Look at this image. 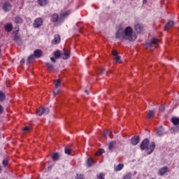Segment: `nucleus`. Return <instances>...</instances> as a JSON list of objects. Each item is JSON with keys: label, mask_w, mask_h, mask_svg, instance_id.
<instances>
[{"label": "nucleus", "mask_w": 179, "mask_h": 179, "mask_svg": "<svg viewBox=\"0 0 179 179\" xmlns=\"http://www.w3.org/2000/svg\"><path fill=\"white\" fill-rule=\"evenodd\" d=\"M54 55H55V59H59V58L62 57V52L59 50H56L54 52Z\"/></svg>", "instance_id": "aec40b11"}, {"label": "nucleus", "mask_w": 179, "mask_h": 179, "mask_svg": "<svg viewBox=\"0 0 179 179\" xmlns=\"http://www.w3.org/2000/svg\"><path fill=\"white\" fill-rule=\"evenodd\" d=\"M157 134L158 136H163L164 135V128H163V126L159 127Z\"/></svg>", "instance_id": "4468645a"}, {"label": "nucleus", "mask_w": 179, "mask_h": 179, "mask_svg": "<svg viewBox=\"0 0 179 179\" xmlns=\"http://www.w3.org/2000/svg\"><path fill=\"white\" fill-rule=\"evenodd\" d=\"M36 57L34 55H31L27 59V64L30 65Z\"/></svg>", "instance_id": "bb28decb"}, {"label": "nucleus", "mask_w": 179, "mask_h": 179, "mask_svg": "<svg viewBox=\"0 0 179 179\" xmlns=\"http://www.w3.org/2000/svg\"><path fill=\"white\" fill-rule=\"evenodd\" d=\"M131 173H127L124 176V179H131Z\"/></svg>", "instance_id": "58836bf2"}, {"label": "nucleus", "mask_w": 179, "mask_h": 179, "mask_svg": "<svg viewBox=\"0 0 179 179\" xmlns=\"http://www.w3.org/2000/svg\"><path fill=\"white\" fill-rule=\"evenodd\" d=\"M69 15H71V10H69L60 14L59 22L64 20V19H65V17H68V16H69Z\"/></svg>", "instance_id": "6e6552de"}, {"label": "nucleus", "mask_w": 179, "mask_h": 179, "mask_svg": "<svg viewBox=\"0 0 179 179\" xmlns=\"http://www.w3.org/2000/svg\"><path fill=\"white\" fill-rule=\"evenodd\" d=\"M134 29L137 33H142L143 31V27L141 24H136Z\"/></svg>", "instance_id": "ddd939ff"}, {"label": "nucleus", "mask_w": 179, "mask_h": 179, "mask_svg": "<svg viewBox=\"0 0 179 179\" xmlns=\"http://www.w3.org/2000/svg\"><path fill=\"white\" fill-rule=\"evenodd\" d=\"M124 30L125 40H129V41H134L136 40V34L134 33L132 27H127Z\"/></svg>", "instance_id": "f03ea898"}, {"label": "nucleus", "mask_w": 179, "mask_h": 179, "mask_svg": "<svg viewBox=\"0 0 179 179\" xmlns=\"http://www.w3.org/2000/svg\"><path fill=\"white\" fill-rule=\"evenodd\" d=\"M159 111H164L165 110L164 106L162 105L161 106H159Z\"/></svg>", "instance_id": "a19ab883"}, {"label": "nucleus", "mask_w": 179, "mask_h": 179, "mask_svg": "<svg viewBox=\"0 0 179 179\" xmlns=\"http://www.w3.org/2000/svg\"><path fill=\"white\" fill-rule=\"evenodd\" d=\"M174 25V22L173 21H169L167 22L166 25L165 26V30H169L171 27H173Z\"/></svg>", "instance_id": "4be33fe9"}, {"label": "nucleus", "mask_w": 179, "mask_h": 179, "mask_svg": "<svg viewBox=\"0 0 179 179\" xmlns=\"http://www.w3.org/2000/svg\"><path fill=\"white\" fill-rule=\"evenodd\" d=\"M157 44H159V39L156 38H152L150 42H147L145 43V45L147 47H156Z\"/></svg>", "instance_id": "423d86ee"}, {"label": "nucleus", "mask_w": 179, "mask_h": 179, "mask_svg": "<svg viewBox=\"0 0 179 179\" xmlns=\"http://www.w3.org/2000/svg\"><path fill=\"white\" fill-rule=\"evenodd\" d=\"M140 148L141 150H146L147 155H152L155 150V148H156V143H155V142H151L149 144V139L145 138L141 142Z\"/></svg>", "instance_id": "f257e3e1"}, {"label": "nucleus", "mask_w": 179, "mask_h": 179, "mask_svg": "<svg viewBox=\"0 0 179 179\" xmlns=\"http://www.w3.org/2000/svg\"><path fill=\"white\" fill-rule=\"evenodd\" d=\"M117 142L115 141H111L108 145V149L110 150V152H113L114 149H115V145Z\"/></svg>", "instance_id": "6ab92c4d"}, {"label": "nucleus", "mask_w": 179, "mask_h": 179, "mask_svg": "<svg viewBox=\"0 0 179 179\" xmlns=\"http://www.w3.org/2000/svg\"><path fill=\"white\" fill-rule=\"evenodd\" d=\"M53 83H54L56 89H58L61 86V80H55L53 81Z\"/></svg>", "instance_id": "a878e982"}, {"label": "nucleus", "mask_w": 179, "mask_h": 179, "mask_svg": "<svg viewBox=\"0 0 179 179\" xmlns=\"http://www.w3.org/2000/svg\"><path fill=\"white\" fill-rule=\"evenodd\" d=\"M14 22L16 23V24H22V23H23V18L19 15H17L14 17Z\"/></svg>", "instance_id": "f8f14e48"}, {"label": "nucleus", "mask_w": 179, "mask_h": 179, "mask_svg": "<svg viewBox=\"0 0 179 179\" xmlns=\"http://www.w3.org/2000/svg\"><path fill=\"white\" fill-rule=\"evenodd\" d=\"M30 128H29L28 127H25L24 128V131H29Z\"/></svg>", "instance_id": "8fccbe9b"}, {"label": "nucleus", "mask_w": 179, "mask_h": 179, "mask_svg": "<svg viewBox=\"0 0 179 179\" xmlns=\"http://www.w3.org/2000/svg\"><path fill=\"white\" fill-rule=\"evenodd\" d=\"M34 55L36 58H40L43 55V51L40 49L36 50L34 52Z\"/></svg>", "instance_id": "2eb2a0df"}, {"label": "nucleus", "mask_w": 179, "mask_h": 179, "mask_svg": "<svg viewBox=\"0 0 179 179\" xmlns=\"http://www.w3.org/2000/svg\"><path fill=\"white\" fill-rule=\"evenodd\" d=\"M108 134V132L105 131V132L103 133V138H107V134Z\"/></svg>", "instance_id": "49530a36"}, {"label": "nucleus", "mask_w": 179, "mask_h": 179, "mask_svg": "<svg viewBox=\"0 0 179 179\" xmlns=\"http://www.w3.org/2000/svg\"><path fill=\"white\" fill-rule=\"evenodd\" d=\"M62 58L63 59H69V58H71V50L68 49H63L62 51Z\"/></svg>", "instance_id": "39448f33"}, {"label": "nucleus", "mask_w": 179, "mask_h": 179, "mask_svg": "<svg viewBox=\"0 0 179 179\" xmlns=\"http://www.w3.org/2000/svg\"><path fill=\"white\" fill-rule=\"evenodd\" d=\"M86 164H87V167H92V166H93V164H94V162L91 158H87Z\"/></svg>", "instance_id": "412c9836"}, {"label": "nucleus", "mask_w": 179, "mask_h": 179, "mask_svg": "<svg viewBox=\"0 0 179 179\" xmlns=\"http://www.w3.org/2000/svg\"><path fill=\"white\" fill-rule=\"evenodd\" d=\"M3 113V107L0 105V114H2Z\"/></svg>", "instance_id": "a18cd8bd"}, {"label": "nucleus", "mask_w": 179, "mask_h": 179, "mask_svg": "<svg viewBox=\"0 0 179 179\" xmlns=\"http://www.w3.org/2000/svg\"><path fill=\"white\" fill-rule=\"evenodd\" d=\"M48 169H51V166H49Z\"/></svg>", "instance_id": "5fc2aeb1"}, {"label": "nucleus", "mask_w": 179, "mask_h": 179, "mask_svg": "<svg viewBox=\"0 0 179 179\" xmlns=\"http://www.w3.org/2000/svg\"><path fill=\"white\" fill-rule=\"evenodd\" d=\"M178 119H179V117H178Z\"/></svg>", "instance_id": "6e6d98bb"}, {"label": "nucleus", "mask_w": 179, "mask_h": 179, "mask_svg": "<svg viewBox=\"0 0 179 179\" xmlns=\"http://www.w3.org/2000/svg\"><path fill=\"white\" fill-rule=\"evenodd\" d=\"M168 170H169V167H167V166H164V167L162 168L159 171V176H164V174H166V173H167Z\"/></svg>", "instance_id": "f3484780"}, {"label": "nucleus", "mask_w": 179, "mask_h": 179, "mask_svg": "<svg viewBox=\"0 0 179 179\" xmlns=\"http://www.w3.org/2000/svg\"><path fill=\"white\" fill-rule=\"evenodd\" d=\"M45 65L48 69H49L50 70L54 69V65L52 64L47 62V63H45Z\"/></svg>", "instance_id": "7c9ffc66"}, {"label": "nucleus", "mask_w": 179, "mask_h": 179, "mask_svg": "<svg viewBox=\"0 0 179 179\" xmlns=\"http://www.w3.org/2000/svg\"><path fill=\"white\" fill-rule=\"evenodd\" d=\"M155 114H156V113L155 111L150 110L149 113H148V120L153 118V117H155Z\"/></svg>", "instance_id": "cd10ccee"}, {"label": "nucleus", "mask_w": 179, "mask_h": 179, "mask_svg": "<svg viewBox=\"0 0 179 179\" xmlns=\"http://www.w3.org/2000/svg\"><path fill=\"white\" fill-rule=\"evenodd\" d=\"M2 164L3 166V167H6V166H8V159H4L3 162H2Z\"/></svg>", "instance_id": "4c0bfd02"}, {"label": "nucleus", "mask_w": 179, "mask_h": 179, "mask_svg": "<svg viewBox=\"0 0 179 179\" xmlns=\"http://www.w3.org/2000/svg\"><path fill=\"white\" fill-rule=\"evenodd\" d=\"M60 158L61 154H59V152H55L52 155V159L53 160V162H58Z\"/></svg>", "instance_id": "9b49d317"}, {"label": "nucleus", "mask_w": 179, "mask_h": 179, "mask_svg": "<svg viewBox=\"0 0 179 179\" xmlns=\"http://www.w3.org/2000/svg\"><path fill=\"white\" fill-rule=\"evenodd\" d=\"M38 2L40 6H45L48 3V1L47 0H38Z\"/></svg>", "instance_id": "393cba45"}, {"label": "nucleus", "mask_w": 179, "mask_h": 179, "mask_svg": "<svg viewBox=\"0 0 179 179\" xmlns=\"http://www.w3.org/2000/svg\"><path fill=\"white\" fill-rule=\"evenodd\" d=\"M50 61H52V62H53L54 64L57 62V60H55V57H50Z\"/></svg>", "instance_id": "37998d69"}, {"label": "nucleus", "mask_w": 179, "mask_h": 179, "mask_svg": "<svg viewBox=\"0 0 179 179\" xmlns=\"http://www.w3.org/2000/svg\"><path fill=\"white\" fill-rule=\"evenodd\" d=\"M172 132H179V126H175L171 129Z\"/></svg>", "instance_id": "2f4dec72"}, {"label": "nucleus", "mask_w": 179, "mask_h": 179, "mask_svg": "<svg viewBox=\"0 0 179 179\" xmlns=\"http://www.w3.org/2000/svg\"><path fill=\"white\" fill-rule=\"evenodd\" d=\"M24 59H22L21 61H20V65H23V64H24Z\"/></svg>", "instance_id": "09e8293b"}, {"label": "nucleus", "mask_w": 179, "mask_h": 179, "mask_svg": "<svg viewBox=\"0 0 179 179\" xmlns=\"http://www.w3.org/2000/svg\"><path fill=\"white\" fill-rule=\"evenodd\" d=\"M43 24V20L41 18H38L34 20V22L33 24L34 27L38 28L40 27Z\"/></svg>", "instance_id": "1a4fd4ad"}, {"label": "nucleus", "mask_w": 179, "mask_h": 179, "mask_svg": "<svg viewBox=\"0 0 179 179\" xmlns=\"http://www.w3.org/2000/svg\"><path fill=\"white\" fill-rule=\"evenodd\" d=\"M51 22H53L54 23H55V22H58V20H59V17L58 16V14L57 13H53L51 15Z\"/></svg>", "instance_id": "dca6fc26"}, {"label": "nucleus", "mask_w": 179, "mask_h": 179, "mask_svg": "<svg viewBox=\"0 0 179 179\" xmlns=\"http://www.w3.org/2000/svg\"><path fill=\"white\" fill-rule=\"evenodd\" d=\"M19 36H15V37H14V41H17V40H19Z\"/></svg>", "instance_id": "de8ad7c7"}, {"label": "nucleus", "mask_w": 179, "mask_h": 179, "mask_svg": "<svg viewBox=\"0 0 179 179\" xmlns=\"http://www.w3.org/2000/svg\"><path fill=\"white\" fill-rule=\"evenodd\" d=\"M171 122L173 125H179V119L177 117H173L171 118Z\"/></svg>", "instance_id": "5701e85b"}, {"label": "nucleus", "mask_w": 179, "mask_h": 179, "mask_svg": "<svg viewBox=\"0 0 179 179\" xmlns=\"http://www.w3.org/2000/svg\"><path fill=\"white\" fill-rule=\"evenodd\" d=\"M61 41V38L59 37V35H55V38L53 39L54 44H58Z\"/></svg>", "instance_id": "b1692460"}, {"label": "nucleus", "mask_w": 179, "mask_h": 179, "mask_svg": "<svg viewBox=\"0 0 179 179\" xmlns=\"http://www.w3.org/2000/svg\"><path fill=\"white\" fill-rule=\"evenodd\" d=\"M85 92L87 94H89V91H87V90H85Z\"/></svg>", "instance_id": "603ef678"}, {"label": "nucleus", "mask_w": 179, "mask_h": 179, "mask_svg": "<svg viewBox=\"0 0 179 179\" xmlns=\"http://www.w3.org/2000/svg\"><path fill=\"white\" fill-rule=\"evenodd\" d=\"M122 169H124V164H119L117 167H115V171H120Z\"/></svg>", "instance_id": "c85d7f7f"}, {"label": "nucleus", "mask_w": 179, "mask_h": 179, "mask_svg": "<svg viewBox=\"0 0 179 179\" xmlns=\"http://www.w3.org/2000/svg\"><path fill=\"white\" fill-rule=\"evenodd\" d=\"M148 2V0H143V5H145V3H147Z\"/></svg>", "instance_id": "3c124183"}, {"label": "nucleus", "mask_w": 179, "mask_h": 179, "mask_svg": "<svg viewBox=\"0 0 179 179\" xmlns=\"http://www.w3.org/2000/svg\"><path fill=\"white\" fill-rule=\"evenodd\" d=\"M98 72H99V73H100V74L103 73V72H104V69L100 68V69L98 70Z\"/></svg>", "instance_id": "79ce46f5"}, {"label": "nucleus", "mask_w": 179, "mask_h": 179, "mask_svg": "<svg viewBox=\"0 0 179 179\" xmlns=\"http://www.w3.org/2000/svg\"><path fill=\"white\" fill-rule=\"evenodd\" d=\"M115 61L119 62V64H121L122 62L121 61V57L120 56H116L115 58Z\"/></svg>", "instance_id": "c9c22d12"}, {"label": "nucleus", "mask_w": 179, "mask_h": 179, "mask_svg": "<svg viewBox=\"0 0 179 179\" xmlns=\"http://www.w3.org/2000/svg\"><path fill=\"white\" fill-rule=\"evenodd\" d=\"M96 178L98 179H104V173H101L96 175Z\"/></svg>", "instance_id": "72a5a7b5"}, {"label": "nucleus", "mask_w": 179, "mask_h": 179, "mask_svg": "<svg viewBox=\"0 0 179 179\" xmlns=\"http://www.w3.org/2000/svg\"><path fill=\"white\" fill-rule=\"evenodd\" d=\"M6 97V96L5 95V93L0 92V102L5 101Z\"/></svg>", "instance_id": "c756f323"}, {"label": "nucleus", "mask_w": 179, "mask_h": 179, "mask_svg": "<svg viewBox=\"0 0 179 179\" xmlns=\"http://www.w3.org/2000/svg\"><path fill=\"white\" fill-rule=\"evenodd\" d=\"M71 152H72V150L69 148H65L64 150V152L66 153V155H71Z\"/></svg>", "instance_id": "f704fd0d"}, {"label": "nucleus", "mask_w": 179, "mask_h": 179, "mask_svg": "<svg viewBox=\"0 0 179 179\" xmlns=\"http://www.w3.org/2000/svg\"><path fill=\"white\" fill-rule=\"evenodd\" d=\"M112 55H114V57H117L118 56V52L115 50H112Z\"/></svg>", "instance_id": "e433bc0d"}, {"label": "nucleus", "mask_w": 179, "mask_h": 179, "mask_svg": "<svg viewBox=\"0 0 179 179\" xmlns=\"http://www.w3.org/2000/svg\"><path fill=\"white\" fill-rule=\"evenodd\" d=\"M1 171H2V167L0 165V173H1Z\"/></svg>", "instance_id": "864d4df0"}, {"label": "nucleus", "mask_w": 179, "mask_h": 179, "mask_svg": "<svg viewBox=\"0 0 179 179\" xmlns=\"http://www.w3.org/2000/svg\"><path fill=\"white\" fill-rule=\"evenodd\" d=\"M2 9L4 12H9L12 9V4L9 1H5L3 3Z\"/></svg>", "instance_id": "0eeeda50"}, {"label": "nucleus", "mask_w": 179, "mask_h": 179, "mask_svg": "<svg viewBox=\"0 0 179 179\" xmlns=\"http://www.w3.org/2000/svg\"><path fill=\"white\" fill-rule=\"evenodd\" d=\"M104 153V149H100L97 152H96V156H100Z\"/></svg>", "instance_id": "473e14b6"}, {"label": "nucleus", "mask_w": 179, "mask_h": 179, "mask_svg": "<svg viewBox=\"0 0 179 179\" xmlns=\"http://www.w3.org/2000/svg\"><path fill=\"white\" fill-rule=\"evenodd\" d=\"M58 93H59V90H57L56 91H53V94L55 96H57V94H58Z\"/></svg>", "instance_id": "c03bdc74"}, {"label": "nucleus", "mask_w": 179, "mask_h": 179, "mask_svg": "<svg viewBox=\"0 0 179 179\" xmlns=\"http://www.w3.org/2000/svg\"><path fill=\"white\" fill-rule=\"evenodd\" d=\"M5 30L8 31V33H10L12 31L13 27L10 23H7L5 24Z\"/></svg>", "instance_id": "a211bd4d"}, {"label": "nucleus", "mask_w": 179, "mask_h": 179, "mask_svg": "<svg viewBox=\"0 0 179 179\" xmlns=\"http://www.w3.org/2000/svg\"><path fill=\"white\" fill-rule=\"evenodd\" d=\"M140 141H141V138H139V136L133 137L131 139V145L135 146V145H138Z\"/></svg>", "instance_id": "9d476101"}, {"label": "nucleus", "mask_w": 179, "mask_h": 179, "mask_svg": "<svg viewBox=\"0 0 179 179\" xmlns=\"http://www.w3.org/2000/svg\"><path fill=\"white\" fill-rule=\"evenodd\" d=\"M50 113V108L42 107L36 110V115L41 117V115H47Z\"/></svg>", "instance_id": "7ed1b4c3"}, {"label": "nucleus", "mask_w": 179, "mask_h": 179, "mask_svg": "<svg viewBox=\"0 0 179 179\" xmlns=\"http://www.w3.org/2000/svg\"><path fill=\"white\" fill-rule=\"evenodd\" d=\"M85 178L83 177V175L81 174H77L76 176V179H84Z\"/></svg>", "instance_id": "ea45409f"}, {"label": "nucleus", "mask_w": 179, "mask_h": 179, "mask_svg": "<svg viewBox=\"0 0 179 179\" xmlns=\"http://www.w3.org/2000/svg\"><path fill=\"white\" fill-rule=\"evenodd\" d=\"M115 38L125 40V32L124 28H119L115 34Z\"/></svg>", "instance_id": "20e7f679"}]
</instances>
